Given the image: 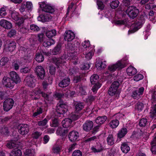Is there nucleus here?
Here are the masks:
<instances>
[{"label": "nucleus", "mask_w": 156, "mask_h": 156, "mask_svg": "<svg viewBox=\"0 0 156 156\" xmlns=\"http://www.w3.org/2000/svg\"><path fill=\"white\" fill-rule=\"evenodd\" d=\"M79 136V135L78 133L75 131H72L70 132L69 135L70 140L73 142L77 140Z\"/></svg>", "instance_id": "19"}, {"label": "nucleus", "mask_w": 156, "mask_h": 156, "mask_svg": "<svg viewBox=\"0 0 156 156\" xmlns=\"http://www.w3.org/2000/svg\"><path fill=\"white\" fill-rule=\"evenodd\" d=\"M26 85L32 88L35 86V80L34 76L32 74L27 76L24 80Z\"/></svg>", "instance_id": "8"}, {"label": "nucleus", "mask_w": 156, "mask_h": 156, "mask_svg": "<svg viewBox=\"0 0 156 156\" xmlns=\"http://www.w3.org/2000/svg\"><path fill=\"white\" fill-rule=\"evenodd\" d=\"M14 101L12 99L8 98L5 100L3 103V109L4 111H8L12 108Z\"/></svg>", "instance_id": "10"}, {"label": "nucleus", "mask_w": 156, "mask_h": 156, "mask_svg": "<svg viewBox=\"0 0 156 156\" xmlns=\"http://www.w3.org/2000/svg\"><path fill=\"white\" fill-rule=\"evenodd\" d=\"M144 107V105L143 103L138 102L136 105L135 109L139 111H140L142 110Z\"/></svg>", "instance_id": "54"}, {"label": "nucleus", "mask_w": 156, "mask_h": 156, "mask_svg": "<svg viewBox=\"0 0 156 156\" xmlns=\"http://www.w3.org/2000/svg\"><path fill=\"white\" fill-rule=\"evenodd\" d=\"M16 43L15 42L12 41L6 44L4 51L7 52H12L16 48Z\"/></svg>", "instance_id": "17"}, {"label": "nucleus", "mask_w": 156, "mask_h": 156, "mask_svg": "<svg viewBox=\"0 0 156 156\" xmlns=\"http://www.w3.org/2000/svg\"><path fill=\"white\" fill-rule=\"evenodd\" d=\"M93 122L92 121H87L83 125V129L85 131H89L93 128Z\"/></svg>", "instance_id": "18"}, {"label": "nucleus", "mask_w": 156, "mask_h": 156, "mask_svg": "<svg viewBox=\"0 0 156 156\" xmlns=\"http://www.w3.org/2000/svg\"><path fill=\"white\" fill-rule=\"evenodd\" d=\"M107 141L109 145H113L114 142V140L113 135L112 134L109 135L107 138Z\"/></svg>", "instance_id": "49"}, {"label": "nucleus", "mask_w": 156, "mask_h": 156, "mask_svg": "<svg viewBox=\"0 0 156 156\" xmlns=\"http://www.w3.org/2000/svg\"><path fill=\"white\" fill-rule=\"evenodd\" d=\"M55 43L54 40L52 39H48L44 41L43 43V45L44 47H48L53 45Z\"/></svg>", "instance_id": "36"}, {"label": "nucleus", "mask_w": 156, "mask_h": 156, "mask_svg": "<svg viewBox=\"0 0 156 156\" xmlns=\"http://www.w3.org/2000/svg\"><path fill=\"white\" fill-rule=\"evenodd\" d=\"M22 154L21 151L19 149H14L10 154V156H21Z\"/></svg>", "instance_id": "40"}, {"label": "nucleus", "mask_w": 156, "mask_h": 156, "mask_svg": "<svg viewBox=\"0 0 156 156\" xmlns=\"http://www.w3.org/2000/svg\"><path fill=\"white\" fill-rule=\"evenodd\" d=\"M127 133V129L126 128H122L120 130L118 133L117 137L121 139L124 137Z\"/></svg>", "instance_id": "25"}, {"label": "nucleus", "mask_w": 156, "mask_h": 156, "mask_svg": "<svg viewBox=\"0 0 156 156\" xmlns=\"http://www.w3.org/2000/svg\"><path fill=\"white\" fill-rule=\"evenodd\" d=\"M0 25L2 27L6 29H10L12 27V24L11 22L4 19L0 20Z\"/></svg>", "instance_id": "20"}, {"label": "nucleus", "mask_w": 156, "mask_h": 156, "mask_svg": "<svg viewBox=\"0 0 156 156\" xmlns=\"http://www.w3.org/2000/svg\"><path fill=\"white\" fill-rule=\"evenodd\" d=\"M70 79L67 78L63 80L59 83V86L62 87H67L69 84Z\"/></svg>", "instance_id": "28"}, {"label": "nucleus", "mask_w": 156, "mask_h": 156, "mask_svg": "<svg viewBox=\"0 0 156 156\" xmlns=\"http://www.w3.org/2000/svg\"><path fill=\"white\" fill-rule=\"evenodd\" d=\"M75 35L74 33L70 30L66 31L64 35V39L68 41H71L74 38Z\"/></svg>", "instance_id": "16"}, {"label": "nucleus", "mask_w": 156, "mask_h": 156, "mask_svg": "<svg viewBox=\"0 0 156 156\" xmlns=\"http://www.w3.org/2000/svg\"><path fill=\"white\" fill-rule=\"evenodd\" d=\"M68 132V130L65 128L58 127L56 132L57 135L60 136L65 135Z\"/></svg>", "instance_id": "23"}, {"label": "nucleus", "mask_w": 156, "mask_h": 156, "mask_svg": "<svg viewBox=\"0 0 156 156\" xmlns=\"http://www.w3.org/2000/svg\"><path fill=\"white\" fill-rule=\"evenodd\" d=\"M143 78V76L141 74H138L134 76L133 79L134 80L138 81Z\"/></svg>", "instance_id": "61"}, {"label": "nucleus", "mask_w": 156, "mask_h": 156, "mask_svg": "<svg viewBox=\"0 0 156 156\" xmlns=\"http://www.w3.org/2000/svg\"><path fill=\"white\" fill-rule=\"evenodd\" d=\"M67 106L62 102H59L58 104L56 112L60 114H63L67 111Z\"/></svg>", "instance_id": "9"}, {"label": "nucleus", "mask_w": 156, "mask_h": 156, "mask_svg": "<svg viewBox=\"0 0 156 156\" xmlns=\"http://www.w3.org/2000/svg\"><path fill=\"white\" fill-rule=\"evenodd\" d=\"M121 149L122 151L125 153H127L130 150V147L128 143L125 142L122 144Z\"/></svg>", "instance_id": "27"}, {"label": "nucleus", "mask_w": 156, "mask_h": 156, "mask_svg": "<svg viewBox=\"0 0 156 156\" xmlns=\"http://www.w3.org/2000/svg\"><path fill=\"white\" fill-rule=\"evenodd\" d=\"M56 32L55 30H52L51 31H48L46 32V35L48 38H50L56 35Z\"/></svg>", "instance_id": "44"}, {"label": "nucleus", "mask_w": 156, "mask_h": 156, "mask_svg": "<svg viewBox=\"0 0 156 156\" xmlns=\"http://www.w3.org/2000/svg\"><path fill=\"white\" fill-rule=\"evenodd\" d=\"M42 134V133L40 132L35 131L32 133V137L34 139H38Z\"/></svg>", "instance_id": "46"}, {"label": "nucleus", "mask_w": 156, "mask_h": 156, "mask_svg": "<svg viewBox=\"0 0 156 156\" xmlns=\"http://www.w3.org/2000/svg\"><path fill=\"white\" fill-rule=\"evenodd\" d=\"M3 84L6 87L12 88L14 85V83L9 77H4L2 80Z\"/></svg>", "instance_id": "12"}, {"label": "nucleus", "mask_w": 156, "mask_h": 156, "mask_svg": "<svg viewBox=\"0 0 156 156\" xmlns=\"http://www.w3.org/2000/svg\"><path fill=\"white\" fill-rule=\"evenodd\" d=\"M39 7L43 11L47 12L52 13L54 11V9L51 5L46 1L39 2Z\"/></svg>", "instance_id": "6"}, {"label": "nucleus", "mask_w": 156, "mask_h": 156, "mask_svg": "<svg viewBox=\"0 0 156 156\" xmlns=\"http://www.w3.org/2000/svg\"><path fill=\"white\" fill-rule=\"evenodd\" d=\"M28 28L24 25L20 29V31L22 34H26L28 32Z\"/></svg>", "instance_id": "58"}, {"label": "nucleus", "mask_w": 156, "mask_h": 156, "mask_svg": "<svg viewBox=\"0 0 156 156\" xmlns=\"http://www.w3.org/2000/svg\"><path fill=\"white\" fill-rule=\"evenodd\" d=\"M7 7L6 6H4L1 8L0 9V15L2 17H3L6 15L7 13L6 10Z\"/></svg>", "instance_id": "50"}, {"label": "nucleus", "mask_w": 156, "mask_h": 156, "mask_svg": "<svg viewBox=\"0 0 156 156\" xmlns=\"http://www.w3.org/2000/svg\"><path fill=\"white\" fill-rule=\"evenodd\" d=\"M35 73L37 76L41 79H43L45 75L44 69L41 66H37L35 69Z\"/></svg>", "instance_id": "14"}, {"label": "nucleus", "mask_w": 156, "mask_h": 156, "mask_svg": "<svg viewBox=\"0 0 156 156\" xmlns=\"http://www.w3.org/2000/svg\"><path fill=\"white\" fill-rule=\"evenodd\" d=\"M147 122V120L146 119H142L140 121L139 125L141 127H144L146 125Z\"/></svg>", "instance_id": "56"}, {"label": "nucleus", "mask_w": 156, "mask_h": 156, "mask_svg": "<svg viewBox=\"0 0 156 156\" xmlns=\"http://www.w3.org/2000/svg\"><path fill=\"white\" fill-rule=\"evenodd\" d=\"M82 46L83 48V50H88L89 51L90 48H93V47H90V42L89 41H85L82 44Z\"/></svg>", "instance_id": "39"}, {"label": "nucleus", "mask_w": 156, "mask_h": 156, "mask_svg": "<svg viewBox=\"0 0 156 156\" xmlns=\"http://www.w3.org/2000/svg\"><path fill=\"white\" fill-rule=\"evenodd\" d=\"M10 78L16 84L18 83L21 81L20 78L18 74L15 71H12L9 73Z\"/></svg>", "instance_id": "11"}, {"label": "nucleus", "mask_w": 156, "mask_h": 156, "mask_svg": "<svg viewBox=\"0 0 156 156\" xmlns=\"http://www.w3.org/2000/svg\"><path fill=\"white\" fill-rule=\"evenodd\" d=\"M139 12V10L134 6H129L126 11V14L130 18L132 19L136 17Z\"/></svg>", "instance_id": "7"}, {"label": "nucleus", "mask_w": 156, "mask_h": 156, "mask_svg": "<svg viewBox=\"0 0 156 156\" xmlns=\"http://www.w3.org/2000/svg\"><path fill=\"white\" fill-rule=\"evenodd\" d=\"M86 88L85 87L81 85L77 89V91L79 92V94L80 95H85L86 94Z\"/></svg>", "instance_id": "47"}, {"label": "nucleus", "mask_w": 156, "mask_h": 156, "mask_svg": "<svg viewBox=\"0 0 156 156\" xmlns=\"http://www.w3.org/2000/svg\"><path fill=\"white\" fill-rule=\"evenodd\" d=\"M9 13L12 18L15 21L19 20V13L14 10H10Z\"/></svg>", "instance_id": "30"}, {"label": "nucleus", "mask_w": 156, "mask_h": 156, "mask_svg": "<svg viewBox=\"0 0 156 156\" xmlns=\"http://www.w3.org/2000/svg\"><path fill=\"white\" fill-rule=\"evenodd\" d=\"M119 85V82L117 81H115L112 83L110 87L117 90H118V88Z\"/></svg>", "instance_id": "62"}, {"label": "nucleus", "mask_w": 156, "mask_h": 156, "mask_svg": "<svg viewBox=\"0 0 156 156\" xmlns=\"http://www.w3.org/2000/svg\"><path fill=\"white\" fill-rule=\"evenodd\" d=\"M77 53L72 51L67 54H64L61 58H57L55 57L53 58L54 62L56 65H59V63H64L69 60H71L74 64H76L78 62L77 57L76 56Z\"/></svg>", "instance_id": "1"}, {"label": "nucleus", "mask_w": 156, "mask_h": 156, "mask_svg": "<svg viewBox=\"0 0 156 156\" xmlns=\"http://www.w3.org/2000/svg\"><path fill=\"white\" fill-rule=\"evenodd\" d=\"M119 124L118 119H114L112 120L109 123V125L112 128H116Z\"/></svg>", "instance_id": "37"}, {"label": "nucleus", "mask_w": 156, "mask_h": 156, "mask_svg": "<svg viewBox=\"0 0 156 156\" xmlns=\"http://www.w3.org/2000/svg\"><path fill=\"white\" fill-rule=\"evenodd\" d=\"M42 112V109L41 108H38L37 109V111L34 113L33 115V117H35L41 114Z\"/></svg>", "instance_id": "60"}, {"label": "nucleus", "mask_w": 156, "mask_h": 156, "mask_svg": "<svg viewBox=\"0 0 156 156\" xmlns=\"http://www.w3.org/2000/svg\"><path fill=\"white\" fill-rule=\"evenodd\" d=\"M30 69L29 67H25L20 69V71L21 73H27L29 72Z\"/></svg>", "instance_id": "64"}, {"label": "nucleus", "mask_w": 156, "mask_h": 156, "mask_svg": "<svg viewBox=\"0 0 156 156\" xmlns=\"http://www.w3.org/2000/svg\"><path fill=\"white\" fill-rule=\"evenodd\" d=\"M18 128L19 132L22 135L27 134L29 131V126L25 124L20 125Z\"/></svg>", "instance_id": "13"}, {"label": "nucleus", "mask_w": 156, "mask_h": 156, "mask_svg": "<svg viewBox=\"0 0 156 156\" xmlns=\"http://www.w3.org/2000/svg\"><path fill=\"white\" fill-rule=\"evenodd\" d=\"M96 66L97 68L99 69H104L106 67L105 64L103 63L102 61H100L99 59H96Z\"/></svg>", "instance_id": "35"}, {"label": "nucleus", "mask_w": 156, "mask_h": 156, "mask_svg": "<svg viewBox=\"0 0 156 156\" xmlns=\"http://www.w3.org/2000/svg\"><path fill=\"white\" fill-rule=\"evenodd\" d=\"M108 94L110 96H115L118 97L119 96V92L118 90L110 87L108 91Z\"/></svg>", "instance_id": "22"}, {"label": "nucleus", "mask_w": 156, "mask_h": 156, "mask_svg": "<svg viewBox=\"0 0 156 156\" xmlns=\"http://www.w3.org/2000/svg\"><path fill=\"white\" fill-rule=\"evenodd\" d=\"M35 59L37 62H40L44 60V57L41 53H37L36 55Z\"/></svg>", "instance_id": "45"}, {"label": "nucleus", "mask_w": 156, "mask_h": 156, "mask_svg": "<svg viewBox=\"0 0 156 156\" xmlns=\"http://www.w3.org/2000/svg\"><path fill=\"white\" fill-rule=\"evenodd\" d=\"M61 46L60 45H57L53 50V52L54 54H57L60 52Z\"/></svg>", "instance_id": "59"}, {"label": "nucleus", "mask_w": 156, "mask_h": 156, "mask_svg": "<svg viewBox=\"0 0 156 156\" xmlns=\"http://www.w3.org/2000/svg\"><path fill=\"white\" fill-rule=\"evenodd\" d=\"M151 144L152 145L151 151L152 153L156 154V133H155V136L151 142Z\"/></svg>", "instance_id": "38"}, {"label": "nucleus", "mask_w": 156, "mask_h": 156, "mask_svg": "<svg viewBox=\"0 0 156 156\" xmlns=\"http://www.w3.org/2000/svg\"><path fill=\"white\" fill-rule=\"evenodd\" d=\"M62 148V146L60 145L55 144L53 147L52 151L55 154H59Z\"/></svg>", "instance_id": "34"}, {"label": "nucleus", "mask_w": 156, "mask_h": 156, "mask_svg": "<svg viewBox=\"0 0 156 156\" xmlns=\"http://www.w3.org/2000/svg\"><path fill=\"white\" fill-rule=\"evenodd\" d=\"M29 17V16L28 15L26 16H24L23 17H19V20L18 21H18L17 23V24L19 26H21L24 23V20L25 19H27Z\"/></svg>", "instance_id": "53"}, {"label": "nucleus", "mask_w": 156, "mask_h": 156, "mask_svg": "<svg viewBox=\"0 0 156 156\" xmlns=\"http://www.w3.org/2000/svg\"><path fill=\"white\" fill-rule=\"evenodd\" d=\"M107 119L106 116H98L95 120V122L98 125H100L104 123Z\"/></svg>", "instance_id": "29"}, {"label": "nucleus", "mask_w": 156, "mask_h": 156, "mask_svg": "<svg viewBox=\"0 0 156 156\" xmlns=\"http://www.w3.org/2000/svg\"><path fill=\"white\" fill-rule=\"evenodd\" d=\"M83 107V105L82 103H78L75 106L76 111L78 112L80 111Z\"/></svg>", "instance_id": "55"}, {"label": "nucleus", "mask_w": 156, "mask_h": 156, "mask_svg": "<svg viewBox=\"0 0 156 156\" xmlns=\"http://www.w3.org/2000/svg\"><path fill=\"white\" fill-rule=\"evenodd\" d=\"M9 58L7 57H4L2 58L0 61V66H2L6 65L9 62Z\"/></svg>", "instance_id": "43"}, {"label": "nucleus", "mask_w": 156, "mask_h": 156, "mask_svg": "<svg viewBox=\"0 0 156 156\" xmlns=\"http://www.w3.org/2000/svg\"><path fill=\"white\" fill-rule=\"evenodd\" d=\"M90 67V65L89 63L81 64L80 66V68L82 69L87 70Z\"/></svg>", "instance_id": "63"}, {"label": "nucleus", "mask_w": 156, "mask_h": 156, "mask_svg": "<svg viewBox=\"0 0 156 156\" xmlns=\"http://www.w3.org/2000/svg\"><path fill=\"white\" fill-rule=\"evenodd\" d=\"M40 94H41L45 99L48 101L51 100L49 96L47 94L41 92L40 89L37 88L32 90L30 94L32 99L34 100L38 99L40 98Z\"/></svg>", "instance_id": "2"}, {"label": "nucleus", "mask_w": 156, "mask_h": 156, "mask_svg": "<svg viewBox=\"0 0 156 156\" xmlns=\"http://www.w3.org/2000/svg\"><path fill=\"white\" fill-rule=\"evenodd\" d=\"M33 6L30 2H23L22 3L19 9L20 12L22 14L29 12L32 9Z\"/></svg>", "instance_id": "5"}, {"label": "nucleus", "mask_w": 156, "mask_h": 156, "mask_svg": "<svg viewBox=\"0 0 156 156\" xmlns=\"http://www.w3.org/2000/svg\"><path fill=\"white\" fill-rule=\"evenodd\" d=\"M126 72L129 76H132L136 73L137 70L133 67L130 66L127 68Z\"/></svg>", "instance_id": "26"}, {"label": "nucleus", "mask_w": 156, "mask_h": 156, "mask_svg": "<svg viewBox=\"0 0 156 156\" xmlns=\"http://www.w3.org/2000/svg\"><path fill=\"white\" fill-rule=\"evenodd\" d=\"M72 121L69 118H66L62 122L63 127L65 128L71 126Z\"/></svg>", "instance_id": "31"}, {"label": "nucleus", "mask_w": 156, "mask_h": 156, "mask_svg": "<svg viewBox=\"0 0 156 156\" xmlns=\"http://www.w3.org/2000/svg\"><path fill=\"white\" fill-rule=\"evenodd\" d=\"M30 29L31 30L34 31H38L40 30L39 28L36 25L34 24L30 25Z\"/></svg>", "instance_id": "57"}, {"label": "nucleus", "mask_w": 156, "mask_h": 156, "mask_svg": "<svg viewBox=\"0 0 156 156\" xmlns=\"http://www.w3.org/2000/svg\"><path fill=\"white\" fill-rule=\"evenodd\" d=\"M7 147L11 149L14 147H17V145L16 144V142L15 141L12 140L8 142L6 144Z\"/></svg>", "instance_id": "41"}, {"label": "nucleus", "mask_w": 156, "mask_h": 156, "mask_svg": "<svg viewBox=\"0 0 156 156\" xmlns=\"http://www.w3.org/2000/svg\"><path fill=\"white\" fill-rule=\"evenodd\" d=\"M90 79L91 83L94 85L92 90L94 92H95L101 86V84L98 82L99 76L97 74H94L90 77Z\"/></svg>", "instance_id": "4"}, {"label": "nucleus", "mask_w": 156, "mask_h": 156, "mask_svg": "<svg viewBox=\"0 0 156 156\" xmlns=\"http://www.w3.org/2000/svg\"><path fill=\"white\" fill-rule=\"evenodd\" d=\"M119 3V2L118 0L113 1L111 3V7L112 9L116 8L118 6Z\"/></svg>", "instance_id": "51"}, {"label": "nucleus", "mask_w": 156, "mask_h": 156, "mask_svg": "<svg viewBox=\"0 0 156 156\" xmlns=\"http://www.w3.org/2000/svg\"><path fill=\"white\" fill-rule=\"evenodd\" d=\"M145 21V19L144 16H141L136 20L134 24L132 25V27H133V26H134V28L135 29H139L144 24Z\"/></svg>", "instance_id": "15"}, {"label": "nucleus", "mask_w": 156, "mask_h": 156, "mask_svg": "<svg viewBox=\"0 0 156 156\" xmlns=\"http://www.w3.org/2000/svg\"><path fill=\"white\" fill-rule=\"evenodd\" d=\"M48 121V120L46 118H45L43 120L39 122L38 123V125L40 126H45L44 128L45 129L47 127V126H46V125Z\"/></svg>", "instance_id": "52"}, {"label": "nucleus", "mask_w": 156, "mask_h": 156, "mask_svg": "<svg viewBox=\"0 0 156 156\" xmlns=\"http://www.w3.org/2000/svg\"><path fill=\"white\" fill-rule=\"evenodd\" d=\"M20 49L23 50L24 52L25 55L24 58L25 59L28 60L29 61V60H30L33 58V55L30 53V51L29 49H26L25 48L23 47L21 48Z\"/></svg>", "instance_id": "21"}, {"label": "nucleus", "mask_w": 156, "mask_h": 156, "mask_svg": "<svg viewBox=\"0 0 156 156\" xmlns=\"http://www.w3.org/2000/svg\"><path fill=\"white\" fill-rule=\"evenodd\" d=\"M103 148L101 144H98L93 146L91 148L92 152L94 153H98L102 151Z\"/></svg>", "instance_id": "24"}, {"label": "nucleus", "mask_w": 156, "mask_h": 156, "mask_svg": "<svg viewBox=\"0 0 156 156\" xmlns=\"http://www.w3.org/2000/svg\"><path fill=\"white\" fill-rule=\"evenodd\" d=\"M34 150L33 149H27L24 152V156H35Z\"/></svg>", "instance_id": "32"}, {"label": "nucleus", "mask_w": 156, "mask_h": 156, "mask_svg": "<svg viewBox=\"0 0 156 156\" xmlns=\"http://www.w3.org/2000/svg\"><path fill=\"white\" fill-rule=\"evenodd\" d=\"M126 62L123 60L118 61L114 64L109 65L108 67V70L111 72H114L117 69H120L124 68Z\"/></svg>", "instance_id": "3"}, {"label": "nucleus", "mask_w": 156, "mask_h": 156, "mask_svg": "<svg viewBox=\"0 0 156 156\" xmlns=\"http://www.w3.org/2000/svg\"><path fill=\"white\" fill-rule=\"evenodd\" d=\"M37 19L38 21L44 22L49 21L51 19V18L49 16L40 15L38 17Z\"/></svg>", "instance_id": "33"}, {"label": "nucleus", "mask_w": 156, "mask_h": 156, "mask_svg": "<svg viewBox=\"0 0 156 156\" xmlns=\"http://www.w3.org/2000/svg\"><path fill=\"white\" fill-rule=\"evenodd\" d=\"M89 51H87L89 52L85 54V57L87 59H91L92 56L93 55L94 51L93 48H90Z\"/></svg>", "instance_id": "42"}, {"label": "nucleus", "mask_w": 156, "mask_h": 156, "mask_svg": "<svg viewBox=\"0 0 156 156\" xmlns=\"http://www.w3.org/2000/svg\"><path fill=\"white\" fill-rule=\"evenodd\" d=\"M150 116L152 118H154L156 116V104L154 105L151 109L150 112Z\"/></svg>", "instance_id": "48"}]
</instances>
